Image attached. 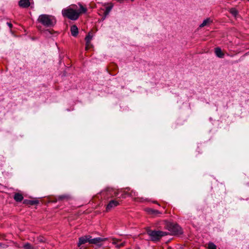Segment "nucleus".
<instances>
[{
  "mask_svg": "<svg viewBox=\"0 0 249 249\" xmlns=\"http://www.w3.org/2000/svg\"><path fill=\"white\" fill-rule=\"evenodd\" d=\"M37 242L38 243H43L45 242V239L43 236H39L37 238Z\"/></svg>",
  "mask_w": 249,
  "mask_h": 249,
  "instance_id": "nucleus-22",
  "label": "nucleus"
},
{
  "mask_svg": "<svg viewBox=\"0 0 249 249\" xmlns=\"http://www.w3.org/2000/svg\"><path fill=\"white\" fill-rule=\"evenodd\" d=\"M38 203V201L37 200H31L25 199L23 201L24 204H29L31 205H36V204H37Z\"/></svg>",
  "mask_w": 249,
  "mask_h": 249,
  "instance_id": "nucleus-14",
  "label": "nucleus"
},
{
  "mask_svg": "<svg viewBox=\"0 0 249 249\" xmlns=\"http://www.w3.org/2000/svg\"><path fill=\"white\" fill-rule=\"evenodd\" d=\"M106 195L110 197L117 196L118 195V191H116L113 188H107L105 193Z\"/></svg>",
  "mask_w": 249,
  "mask_h": 249,
  "instance_id": "nucleus-6",
  "label": "nucleus"
},
{
  "mask_svg": "<svg viewBox=\"0 0 249 249\" xmlns=\"http://www.w3.org/2000/svg\"><path fill=\"white\" fill-rule=\"evenodd\" d=\"M18 5L23 8H28L31 5L30 0H20L18 2Z\"/></svg>",
  "mask_w": 249,
  "mask_h": 249,
  "instance_id": "nucleus-9",
  "label": "nucleus"
},
{
  "mask_svg": "<svg viewBox=\"0 0 249 249\" xmlns=\"http://www.w3.org/2000/svg\"><path fill=\"white\" fill-rule=\"evenodd\" d=\"M129 195H130V196H136L135 192H133V191H132L131 193H130Z\"/></svg>",
  "mask_w": 249,
  "mask_h": 249,
  "instance_id": "nucleus-25",
  "label": "nucleus"
},
{
  "mask_svg": "<svg viewBox=\"0 0 249 249\" xmlns=\"http://www.w3.org/2000/svg\"><path fill=\"white\" fill-rule=\"evenodd\" d=\"M71 32L72 36H76L78 34L77 27L75 25H72L71 28Z\"/></svg>",
  "mask_w": 249,
  "mask_h": 249,
  "instance_id": "nucleus-11",
  "label": "nucleus"
},
{
  "mask_svg": "<svg viewBox=\"0 0 249 249\" xmlns=\"http://www.w3.org/2000/svg\"><path fill=\"white\" fill-rule=\"evenodd\" d=\"M14 199L17 202H21L23 199V196L22 194L17 193L15 194Z\"/></svg>",
  "mask_w": 249,
  "mask_h": 249,
  "instance_id": "nucleus-13",
  "label": "nucleus"
},
{
  "mask_svg": "<svg viewBox=\"0 0 249 249\" xmlns=\"http://www.w3.org/2000/svg\"><path fill=\"white\" fill-rule=\"evenodd\" d=\"M76 8V5H73L72 7L63 9L62 11V14L63 17H66L71 20H76L79 17V13L74 9Z\"/></svg>",
  "mask_w": 249,
  "mask_h": 249,
  "instance_id": "nucleus-1",
  "label": "nucleus"
},
{
  "mask_svg": "<svg viewBox=\"0 0 249 249\" xmlns=\"http://www.w3.org/2000/svg\"><path fill=\"white\" fill-rule=\"evenodd\" d=\"M209 249H216V246L213 243H209L208 244Z\"/></svg>",
  "mask_w": 249,
  "mask_h": 249,
  "instance_id": "nucleus-23",
  "label": "nucleus"
},
{
  "mask_svg": "<svg viewBox=\"0 0 249 249\" xmlns=\"http://www.w3.org/2000/svg\"><path fill=\"white\" fill-rule=\"evenodd\" d=\"M113 243L115 245L116 247L117 248H120L121 247L124 246L125 244L124 242L120 243V241L118 240H114Z\"/></svg>",
  "mask_w": 249,
  "mask_h": 249,
  "instance_id": "nucleus-19",
  "label": "nucleus"
},
{
  "mask_svg": "<svg viewBox=\"0 0 249 249\" xmlns=\"http://www.w3.org/2000/svg\"><path fill=\"white\" fill-rule=\"evenodd\" d=\"M91 237L89 235H87L85 236H82L79 238V242L78 243V247L80 246L81 245L85 244L87 242L89 243V240H90V238Z\"/></svg>",
  "mask_w": 249,
  "mask_h": 249,
  "instance_id": "nucleus-7",
  "label": "nucleus"
},
{
  "mask_svg": "<svg viewBox=\"0 0 249 249\" xmlns=\"http://www.w3.org/2000/svg\"><path fill=\"white\" fill-rule=\"evenodd\" d=\"M78 5L80 7V9L77 11L78 13H79V15L81 14L85 13L87 12V9L86 8L83 7V6L80 3H79Z\"/></svg>",
  "mask_w": 249,
  "mask_h": 249,
  "instance_id": "nucleus-16",
  "label": "nucleus"
},
{
  "mask_svg": "<svg viewBox=\"0 0 249 249\" xmlns=\"http://www.w3.org/2000/svg\"><path fill=\"white\" fill-rule=\"evenodd\" d=\"M92 38V35L91 33H89L85 37L86 40V49H89L91 46L90 41Z\"/></svg>",
  "mask_w": 249,
  "mask_h": 249,
  "instance_id": "nucleus-8",
  "label": "nucleus"
},
{
  "mask_svg": "<svg viewBox=\"0 0 249 249\" xmlns=\"http://www.w3.org/2000/svg\"><path fill=\"white\" fill-rule=\"evenodd\" d=\"M215 53L216 55L219 58L224 57V54L219 47H217L215 49Z\"/></svg>",
  "mask_w": 249,
  "mask_h": 249,
  "instance_id": "nucleus-12",
  "label": "nucleus"
},
{
  "mask_svg": "<svg viewBox=\"0 0 249 249\" xmlns=\"http://www.w3.org/2000/svg\"><path fill=\"white\" fill-rule=\"evenodd\" d=\"M65 198V196H59V199H62L63 198Z\"/></svg>",
  "mask_w": 249,
  "mask_h": 249,
  "instance_id": "nucleus-26",
  "label": "nucleus"
},
{
  "mask_svg": "<svg viewBox=\"0 0 249 249\" xmlns=\"http://www.w3.org/2000/svg\"><path fill=\"white\" fill-rule=\"evenodd\" d=\"M147 212L154 215H158L159 214H160L161 213L158 210L152 209H149L147 210Z\"/></svg>",
  "mask_w": 249,
  "mask_h": 249,
  "instance_id": "nucleus-15",
  "label": "nucleus"
},
{
  "mask_svg": "<svg viewBox=\"0 0 249 249\" xmlns=\"http://www.w3.org/2000/svg\"><path fill=\"white\" fill-rule=\"evenodd\" d=\"M230 12L234 17H236L238 15V11L234 8H231L230 10Z\"/></svg>",
  "mask_w": 249,
  "mask_h": 249,
  "instance_id": "nucleus-21",
  "label": "nucleus"
},
{
  "mask_svg": "<svg viewBox=\"0 0 249 249\" xmlns=\"http://www.w3.org/2000/svg\"><path fill=\"white\" fill-rule=\"evenodd\" d=\"M126 194H127V193H126ZM125 194H122V196H120V197H122V198H125Z\"/></svg>",
  "mask_w": 249,
  "mask_h": 249,
  "instance_id": "nucleus-27",
  "label": "nucleus"
},
{
  "mask_svg": "<svg viewBox=\"0 0 249 249\" xmlns=\"http://www.w3.org/2000/svg\"><path fill=\"white\" fill-rule=\"evenodd\" d=\"M104 240L103 238L100 237H97L93 239H91V238H90V240H89V243L101 246V243Z\"/></svg>",
  "mask_w": 249,
  "mask_h": 249,
  "instance_id": "nucleus-10",
  "label": "nucleus"
},
{
  "mask_svg": "<svg viewBox=\"0 0 249 249\" xmlns=\"http://www.w3.org/2000/svg\"><path fill=\"white\" fill-rule=\"evenodd\" d=\"M7 24L8 25V26H9V27L10 29H11L12 28L13 25H12V23H11L10 22H7Z\"/></svg>",
  "mask_w": 249,
  "mask_h": 249,
  "instance_id": "nucleus-24",
  "label": "nucleus"
},
{
  "mask_svg": "<svg viewBox=\"0 0 249 249\" xmlns=\"http://www.w3.org/2000/svg\"><path fill=\"white\" fill-rule=\"evenodd\" d=\"M113 6V4L111 3L109 6H108L106 8V10L104 12V15H105V17H107L109 14V12L112 9Z\"/></svg>",
  "mask_w": 249,
  "mask_h": 249,
  "instance_id": "nucleus-18",
  "label": "nucleus"
},
{
  "mask_svg": "<svg viewBox=\"0 0 249 249\" xmlns=\"http://www.w3.org/2000/svg\"><path fill=\"white\" fill-rule=\"evenodd\" d=\"M166 227L173 234L179 235L182 233L181 229L177 224L167 222L166 224Z\"/></svg>",
  "mask_w": 249,
  "mask_h": 249,
  "instance_id": "nucleus-4",
  "label": "nucleus"
},
{
  "mask_svg": "<svg viewBox=\"0 0 249 249\" xmlns=\"http://www.w3.org/2000/svg\"><path fill=\"white\" fill-rule=\"evenodd\" d=\"M120 201L117 199H113L110 200L107 206L106 211L108 212L111 210L112 209L116 207V206L120 204Z\"/></svg>",
  "mask_w": 249,
  "mask_h": 249,
  "instance_id": "nucleus-5",
  "label": "nucleus"
},
{
  "mask_svg": "<svg viewBox=\"0 0 249 249\" xmlns=\"http://www.w3.org/2000/svg\"><path fill=\"white\" fill-rule=\"evenodd\" d=\"M211 22H212V20L210 19V18H208L203 20L202 23L200 25L199 27L201 28L205 26L209 25Z\"/></svg>",
  "mask_w": 249,
  "mask_h": 249,
  "instance_id": "nucleus-17",
  "label": "nucleus"
},
{
  "mask_svg": "<svg viewBox=\"0 0 249 249\" xmlns=\"http://www.w3.org/2000/svg\"><path fill=\"white\" fill-rule=\"evenodd\" d=\"M37 21L46 27H53L56 23V19L53 16L46 14L40 15Z\"/></svg>",
  "mask_w": 249,
  "mask_h": 249,
  "instance_id": "nucleus-2",
  "label": "nucleus"
},
{
  "mask_svg": "<svg viewBox=\"0 0 249 249\" xmlns=\"http://www.w3.org/2000/svg\"><path fill=\"white\" fill-rule=\"evenodd\" d=\"M23 248L24 249H36L34 246L29 243H25L23 246Z\"/></svg>",
  "mask_w": 249,
  "mask_h": 249,
  "instance_id": "nucleus-20",
  "label": "nucleus"
},
{
  "mask_svg": "<svg viewBox=\"0 0 249 249\" xmlns=\"http://www.w3.org/2000/svg\"><path fill=\"white\" fill-rule=\"evenodd\" d=\"M147 233L150 236V239L153 241H159L162 237L167 235L166 232L160 231H153L149 229L147 230Z\"/></svg>",
  "mask_w": 249,
  "mask_h": 249,
  "instance_id": "nucleus-3",
  "label": "nucleus"
}]
</instances>
